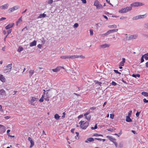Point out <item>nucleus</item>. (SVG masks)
Here are the masks:
<instances>
[{
  "label": "nucleus",
  "instance_id": "obj_35",
  "mask_svg": "<svg viewBox=\"0 0 148 148\" xmlns=\"http://www.w3.org/2000/svg\"><path fill=\"white\" fill-rule=\"evenodd\" d=\"M23 50V48L22 47H18V51L19 52H20L21 51H22Z\"/></svg>",
  "mask_w": 148,
  "mask_h": 148
},
{
  "label": "nucleus",
  "instance_id": "obj_57",
  "mask_svg": "<svg viewBox=\"0 0 148 148\" xmlns=\"http://www.w3.org/2000/svg\"><path fill=\"white\" fill-rule=\"evenodd\" d=\"M113 142L114 143V144L116 147H117V145H118L116 141H113Z\"/></svg>",
  "mask_w": 148,
  "mask_h": 148
},
{
  "label": "nucleus",
  "instance_id": "obj_50",
  "mask_svg": "<svg viewBox=\"0 0 148 148\" xmlns=\"http://www.w3.org/2000/svg\"><path fill=\"white\" fill-rule=\"evenodd\" d=\"M112 32V33L114 32H117L118 31V29H113L112 30H111Z\"/></svg>",
  "mask_w": 148,
  "mask_h": 148
},
{
  "label": "nucleus",
  "instance_id": "obj_24",
  "mask_svg": "<svg viewBox=\"0 0 148 148\" xmlns=\"http://www.w3.org/2000/svg\"><path fill=\"white\" fill-rule=\"evenodd\" d=\"M5 91L3 89H1L0 90V94L1 95H5Z\"/></svg>",
  "mask_w": 148,
  "mask_h": 148
},
{
  "label": "nucleus",
  "instance_id": "obj_15",
  "mask_svg": "<svg viewBox=\"0 0 148 148\" xmlns=\"http://www.w3.org/2000/svg\"><path fill=\"white\" fill-rule=\"evenodd\" d=\"M14 25V23L9 24L5 27V28L6 29H9L10 28L12 27Z\"/></svg>",
  "mask_w": 148,
  "mask_h": 148
},
{
  "label": "nucleus",
  "instance_id": "obj_48",
  "mask_svg": "<svg viewBox=\"0 0 148 148\" xmlns=\"http://www.w3.org/2000/svg\"><path fill=\"white\" fill-rule=\"evenodd\" d=\"M53 2V0H49L48 1V3L49 4H51Z\"/></svg>",
  "mask_w": 148,
  "mask_h": 148
},
{
  "label": "nucleus",
  "instance_id": "obj_61",
  "mask_svg": "<svg viewBox=\"0 0 148 148\" xmlns=\"http://www.w3.org/2000/svg\"><path fill=\"white\" fill-rule=\"evenodd\" d=\"M6 19V18L5 17H2L1 18H0V21H2Z\"/></svg>",
  "mask_w": 148,
  "mask_h": 148
},
{
  "label": "nucleus",
  "instance_id": "obj_33",
  "mask_svg": "<svg viewBox=\"0 0 148 148\" xmlns=\"http://www.w3.org/2000/svg\"><path fill=\"white\" fill-rule=\"evenodd\" d=\"M87 140L90 142H92L94 140V139L92 138H87Z\"/></svg>",
  "mask_w": 148,
  "mask_h": 148
},
{
  "label": "nucleus",
  "instance_id": "obj_60",
  "mask_svg": "<svg viewBox=\"0 0 148 148\" xmlns=\"http://www.w3.org/2000/svg\"><path fill=\"white\" fill-rule=\"evenodd\" d=\"M10 116H5L4 117L5 119H8L10 118Z\"/></svg>",
  "mask_w": 148,
  "mask_h": 148
},
{
  "label": "nucleus",
  "instance_id": "obj_45",
  "mask_svg": "<svg viewBox=\"0 0 148 148\" xmlns=\"http://www.w3.org/2000/svg\"><path fill=\"white\" fill-rule=\"evenodd\" d=\"M99 4V2L98 1H96L94 3V5L95 6H96V7L98 5V4Z\"/></svg>",
  "mask_w": 148,
  "mask_h": 148
},
{
  "label": "nucleus",
  "instance_id": "obj_16",
  "mask_svg": "<svg viewBox=\"0 0 148 148\" xmlns=\"http://www.w3.org/2000/svg\"><path fill=\"white\" fill-rule=\"evenodd\" d=\"M46 16H47L44 13H43V14H40L39 15V16L37 17V18L39 19V18H45V17Z\"/></svg>",
  "mask_w": 148,
  "mask_h": 148
},
{
  "label": "nucleus",
  "instance_id": "obj_38",
  "mask_svg": "<svg viewBox=\"0 0 148 148\" xmlns=\"http://www.w3.org/2000/svg\"><path fill=\"white\" fill-rule=\"evenodd\" d=\"M79 26V24L77 23H75L73 25L74 28H77Z\"/></svg>",
  "mask_w": 148,
  "mask_h": 148
},
{
  "label": "nucleus",
  "instance_id": "obj_3",
  "mask_svg": "<svg viewBox=\"0 0 148 148\" xmlns=\"http://www.w3.org/2000/svg\"><path fill=\"white\" fill-rule=\"evenodd\" d=\"M38 98L36 97H31V99L29 101L30 103L33 106H35V103L38 101Z\"/></svg>",
  "mask_w": 148,
  "mask_h": 148
},
{
  "label": "nucleus",
  "instance_id": "obj_28",
  "mask_svg": "<svg viewBox=\"0 0 148 148\" xmlns=\"http://www.w3.org/2000/svg\"><path fill=\"white\" fill-rule=\"evenodd\" d=\"M142 95L144 96H146V97H148V92H142L141 93Z\"/></svg>",
  "mask_w": 148,
  "mask_h": 148
},
{
  "label": "nucleus",
  "instance_id": "obj_5",
  "mask_svg": "<svg viewBox=\"0 0 148 148\" xmlns=\"http://www.w3.org/2000/svg\"><path fill=\"white\" fill-rule=\"evenodd\" d=\"M144 4L142 3L138 2H136L132 3L130 5L133 7H138L142 6L144 5Z\"/></svg>",
  "mask_w": 148,
  "mask_h": 148
},
{
  "label": "nucleus",
  "instance_id": "obj_17",
  "mask_svg": "<svg viewBox=\"0 0 148 148\" xmlns=\"http://www.w3.org/2000/svg\"><path fill=\"white\" fill-rule=\"evenodd\" d=\"M0 80L3 82L5 81V79L2 74H0Z\"/></svg>",
  "mask_w": 148,
  "mask_h": 148
},
{
  "label": "nucleus",
  "instance_id": "obj_9",
  "mask_svg": "<svg viewBox=\"0 0 148 148\" xmlns=\"http://www.w3.org/2000/svg\"><path fill=\"white\" fill-rule=\"evenodd\" d=\"M110 46V44H109L105 43L100 45L99 46V47L100 48L104 49L106 48L109 47Z\"/></svg>",
  "mask_w": 148,
  "mask_h": 148
},
{
  "label": "nucleus",
  "instance_id": "obj_52",
  "mask_svg": "<svg viewBox=\"0 0 148 148\" xmlns=\"http://www.w3.org/2000/svg\"><path fill=\"white\" fill-rule=\"evenodd\" d=\"M112 84L113 86H116V85L117 84L114 82L112 81Z\"/></svg>",
  "mask_w": 148,
  "mask_h": 148
},
{
  "label": "nucleus",
  "instance_id": "obj_32",
  "mask_svg": "<svg viewBox=\"0 0 148 148\" xmlns=\"http://www.w3.org/2000/svg\"><path fill=\"white\" fill-rule=\"evenodd\" d=\"M140 75L139 74H133L132 75V76L134 77H140Z\"/></svg>",
  "mask_w": 148,
  "mask_h": 148
},
{
  "label": "nucleus",
  "instance_id": "obj_36",
  "mask_svg": "<svg viewBox=\"0 0 148 148\" xmlns=\"http://www.w3.org/2000/svg\"><path fill=\"white\" fill-rule=\"evenodd\" d=\"M91 118V116L90 115H89L88 116H85V118L88 121L90 120Z\"/></svg>",
  "mask_w": 148,
  "mask_h": 148
},
{
  "label": "nucleus",
  "instance_id": "obj_37",
  "mask_svg": "<svg viewBox=\"0 0 148 148\" xmlns=\"http://www.w3.org/2000/svg\"><path fill=\"white\" fill-rule=\"evenodd\" d=\"M144 27L146 29H148V23H145L144 25Z\"/></svg>",
  "mask_w": 148,
  "mask_h": 148
},
{
  "label": "nucleus",
  "instance_id": "obj_21",
  "mask_svg": "<svg viewBox=\"0 0 148 148\" xmlns=\"http://www.w3.org/2000/svg\"><path fill=\"white\" fill-rule=\"evenodd\" d=\"M125 59L124 58L122 59V61L120 63L119 66H123L124 65V63L125 62Z\"/></svg>",
  "mask_w": 148,
  "mask_h": 148
},
{
  "label": "nucleus",
  "instance_id": "obj_39",
  "mask_svg": "<svg viewBox=\"0 0 148 148\" xmlns=\"http://www.w3.org/2000/svg\"><path fill=\"white\" fill-rule=\"evenodd\" d=\"M43 96L44 95H43L41 98L39 100V101L40 102H42L43 101Z\"/></svg>",
  "mask_w": 148,
  "mask_h": 148
},
{
  "label": "nucleus",
  "instance_id": "obj_42",
  "mask_svg": "<svg viewBox=\"0 0 148 148\" xmlns=\"http://www.w3.org/2000/svg\"><path fill=\"white\" fill-rule=\"evenodd\" d=\"M78 58H79L81 59H84L85 58V56H84L81 55H78Z\"/></svg>",
  "mask_w": 148,
  "mask_h": 148
},
{
  "label": "nucleus",
  "instance_id": "obj_53",
  "mask_svg": "<svg viewBox=\"0 0 148 148\" xmlns=\"http://www.w3.org/2000/svg\"><path fill=\"white\" fill-rule=\"evenodd\" d=\"M114 115L113 114H110V118L112 119H114Z\"/></svg>",
  "mask_w": 148,
  "mask_h": 148
},
{
  "label": "nucleus",
  "instance_id": "obj_18",
  "mask_svg": "<svg viewBox=\"0 0 148 148\" xmlns=\"http://www.w3.org/2000/svg\"><path fill=\"white\" fill-rule=\"evenodd\" d=\"M36 42H37L35 40H34L32 42H31L30 43V46L31 47H32L36 46Z\"/></svg>",
  "mask_w": 148,
  "mask_h": 148
},
{
  "label": "nucleus",
  "instance_id": "obj_62",
  "mask_svg": "<svg viewBox=\"0 0 148 148\" xmlns=\"http://www.w3.org/2000/svg\"><path fill=\"white\" fill-rule=\"evenodd\" d=\"M96 108L94 107H92L90 108V109L91 110H94L96 109Z\"/></svg>",
  "mask_w": 148,
  "mask_h": 148
},
{
  "label": "nucleus",
  "instance_id": "obj_4",
  "mask_svg": "<svg viewBox=\"0 0 148 148\" xmlns=\"http://www.w3.org/2000/svg\"><path fill=\"white\" fill-rule=\"evenodd\" d=\"M147 16V14H146L142 15H139L134 17L132 19L133 20H137L139 19L144 18Z\"/></svg>",
  "mask_w": 148,
  "mask_h": 148
},
{
  "label": "nucleus",
  "instance_id": "obj_41",
  "mask_svg": "<svg viewBox=\"0 0 148 148\" xmlns=\"http://www.w3.org/2000/svg\"><path fill=\"white\" fill-rule=\"evenodd\" d=\"M90 112L89 110L87 112L84 114V116H86L87 115H88Z\"/></svg>",
  "mask_w": 148,
  "mask_h": 148
},
{
  "label": "nucleus",
  "instance_id": "obj_25",
  "mask_svg": "<svg viewBox=\"0 0 148 148\" xmlns=\"http://www.w3.org/2000/svg\"><path fill=\"white\" fill-rule=\"evenodd\" d=\"M126 121L127 122H131L132 121V120L130 118V116H127L126 117Z\"/></svg>",
  "mask_w": 148,
  "mask_h": 148
},
{
  "label": "nucleus",
  "instance_id": "obj_14",
  "mask_svg": "<svg viewBox=\"0 0 148 148\" xmlns=\"http://www.w3.org/2000/svg\"><path fill=\"white\" fill-rule=\"evenodd\" d=\"M61 68V66H58L55 69H53L52 70L54 72H57L60 71Z\"/></svg>",
  "mask_w": 148,
  "mask_h": 148
},
{
  "label": "nucleus",
  "instance_id": "obj_44",
  "mask_svg": "<svg viewBox=\"0 0 148 148\" xmlns=\"http://www.w3.org/2000/svg\"><path fill=\"white\" fill-rule=\"evenodd\" d=\"M132 110L130 111L129 112H128V116H130L132 114Z\"/></svg>",
  "mask_w": 148,
  "mask_h": 148
},
{
  "label": "nucleus",
  "instance_id": "obj_8",
  "mask_svg": "<svg viewBox=\"0 0 148 148\" xmlns=\"http://www.w3.org/2000/svg\"><path fill=\"white\" fill-rule=\"evenodd\" d=\"M46 95L47 98H49L51 97L52 95V92L51 90H48L46 91Z\"/></svg>",
  "mask_w": 148,
  "mask_h": 148
},
{
  "label": "nucleus",
  "instance_id": "obj_51",
  "mask_svg": "<svg viewBox=\"0 0 148 148\" xmlns=\"http://www.w3.org/2000/svg\"><path fill=\"white\" fill-rule=\"evenodd\" d=\"M114 72L116 73H118L119 74H121V73H120V72H119L117 70H114Z\"/></svg>",
  "mask_w": 148,
  "mask_h": 148
},
{
  "label": "nucleus",
  "instance_id": "obj_49",
  "mask_svg": "<svg viewBox=\"0 0 148 148\" xmlns=\"http://www.w3.org/2000/svg\"><path fill=\"white\" fill-rule=\"evenodd\" d=\"M90 32V35L92 36L93 35V31L92 29H90L89 30Z\"/></svg>",
  "mask_w": 148,
  "mask_h": 148
},
{
  "label": "nucleus",
  "instance_id": "obj_6",
  "mask_svg": "<svg viewBox=\"0 0 148 148\" xmlns=\"http://www.w3.org/2000/svg\"><path fill=\"white\" fill-rule=\"evenodd\" d=\"M138 37V35L137 34L131 35L129 36H126V40H133L137 38Z\"/></svg>",
  "mask_w": 148,
  "mask_h": 148
},
{
  "label": "nucleus",
  "instance_id": "obj_59",
  "mask_svg": "<svg viewBox=\"0 0 148 148\" xmlns=\"http://www.w3.org/2000/svg\"><path fill=\"white\" fill-rule=\"evenodd\" d=\"M12 32L11 29H10L7 31V32L8 33V35L9 34H10Z\"/></svg>",
  "mask_w": 148,
  "mask_h": 148
},
{
  "label": "nucleus",
  "instance_id": "obj_54",
  "mask_svg": "<svg viewBox=\"0 0 148 148\" xmlns=\"http://www.w3.org/2000/svg\"><path fill=\"white\" fill-rule=\"evenodd\" d=\"M140 112H136V115L137 117H138L139 116L140 114Z\"/></svg>",
  "mask_w": 148,
  "mask_h": 148
},
{
  "label": "nucleus",
  "instance_id": "obj_19",
  "mask_svg": "<svg viewBox=\"0 0 148 148\" xmlns=\"http://www.w3.org/2000/svg\"><path fill=\"white\" fill-rule=\"evenodd\" d=\"M119 13H126V9L125 8H122L121 9L119 10Z\"/></svg>",
  "mask_w": 148,
  "mask_h": 148
},
{
  "label": "nucleus",
  "instance_id": "obj_64",
  "mask_svg": "<svg viewBox=\"0 0 148 148\" xmlns=\"http://www.w3.org/2000/svg\"><path fill=\"white\" fill-rule=\"evenodd\" d=\"M107 32L108 33V35L110 33H112L111 30L108 31Z\"/></svg>",
  "mask_w": 148,
  "mask_h": 148
},
{
  "label": "nucleus",
  "instance_id": "obj_2",
  "mask_svg": "<svg viewBox=\"0 0 148 148\" xmlns=\"http://www.w3.org/2000/svg\"><path fill=\"white\" fill-rule=\"evenodd\" d=\"M12 64H10L8 65L5 68H4V72L6 73L10 72L12 68Z\"/></svg>",
  "mask_w": 148,
  "mask_h": 148
},
{
  "label": "nucleus",
  "instance_id": "obj_56",
  "mask_svg": "<svg viewBox=\"0 0 148 148\" xmlns=\"http://www.w3.org/2000/svg\"><path fill=\"white\" fill-rule=\"evenodd\" d=\"M143 101L144 103H148V100H147L145 98L143 99Z\"/></svg>",
  "mask_w": 148,
  "mask_h": 148
},
{
  "label": "nucleus",
  "instance_id": "obj_26",
  "mask_svg": "<svg viewBox=\"0 0 148 148\" xmlns=\"http://www.w3.org/2000/svg\"><path fill=\"white\" fill-rule=\"evenodd\" d=\"M34 73V71L33 70H30L29 71V76L31 77Z\"/></svg>",
  "mask_w": 148,
  "mask_h": 148
},
{
  "label": "nucleus",
  "instance_id": "obj_47",
  "mask_svg": "<svg viewBox=\"0 0 148 148\" xmlns=\"http://www.w3.org/2000/svg\"><path fill=\"white\" fill-rule=\"evenodd\" d=\"M108 35V32H107L106 33L102 34V36L103 37H104V36H107Z\"/></svg>",
  "mask_w": 148,
  "mask_h": 148
},
{
  "label": "nucleus",
  "instance_id": "obj_27",
  "mask_svg": "<svg viewBox=\"0 0 148 148\" xmlns=\"http://www.w3.org/2000/svg\"><path fill=\"white\" fill-rule=\"evenodd\" d=\"M108 27L111 28H116L117 27V26L115 25H110L108 26Z\"/></svg>",
  "mask_w": 148,
  "mask_h": 148
},
{
  "label": "nucleus",
  "instance_id": "obj_23",
  "mask_svg": "<svg viewBox=\"0 0 148 148\" xmlns=\"http://www.w3.org/2000/svg\"><path fill=\"white\" fill-rule=\"evenodd\" d=\"M125 8L126 9V11L127 12L132 10V7H127Z\"/></svg>",
  "mask_w": 148,
  "mask_h": 148
},
{
  "label": "nucleus",
  "instance_id": "obj_7",
  "mask_svg": "<svg viewBox=\"0 0 148 148\" xmlns=\"http://www.w3.org/2000/svg\"><path fill=\"white\" fill-rule=\"evenodd\" d=\"M19 8V7L18 5H16L12 7L9 8L8 11L9 12H12L14 11L17 10Z\"/></svg>",
  "mask_w": 148,
  "mask_h": 148
},
{
  "label": "nucleus",
  "instance_id": "obj_20",
  "mask_svg": "<svg viewBox=\"0 0 148 148\" xmlns=\"http://www.w3.org/2000/svg\"><path fill=\"white\" fill-rule=\"evenodd\" d=\"M22 16L20 18L18 19V20L16 21V25H18L19 23H21L22 21Z\"/></svg>",
  "mask_w": 148,
  "mask_h": 148
},
{
  "label": "nucleus",
  "instance_id": "obj_22",
  "mask_svg": "<svg viewBox=\"0 0 148 148\" xmlns=\"http://www.w3.org/2000/svg\"><path fill=\"white\" fill-rule=\"evenodd\" d=\"M125 8L126 9V11L127 12L132 10V7H127Z\"/></svg>",
  "mask_w": 148,
  "mask_h": 148
},
{
  "label": "nucleus",
  "instance_id": "obj_13",
  "mask_svg": "<svg viewBox=\"0 0 148 148\" xmlns=\"http://www.w3.org/2000/svg\"><path fill=\"white\" fill-rule=\"evenodd\" d=\"M28 140L30 141V146L29 147L30 148L32 147L34 145V141L32 140V138L30 137H29L28 138Z\"/></svg>",
  "mask_w": 148,
  "mask_h": 148
},
{
  "label": "nucleus",
  "instance_id": "obj_31",
  "mask_svg": "<svg viewBox=\"0 0 148 148\" xmlns=\"http://www.w3.org/2000/svg\"><path fill=\"white\" fill-rule=\"evenodd\" d=\"M78 55H71V59H73L75 58H78Z\"/></svg>",
  "mask_w": 148,
  "mask_h": 148
},
{
  "label": "nucleus",
  "instance_id": "obj_10",
  "mask_svg": "<svg viewBox=\"0 0 148 148\" xmlns=\"http://www.w3.org/2000/svg\"><path fill=\"white\" fill-rule=\"evenodd\" d=\"M9 6V4L7 3L0 6V8L1 10H5L8 8Z\"/></svg>",
  "mask_w": 148,
  "mask_h": 148
},
{
  "label": "nucleus",
  "instance_id": "obj_30",
  "mask_svg": "<svg viewBox=\"0 0 148 148\" xmlns=\"http://www.w3.org/2000/svg\"><path fill=\"white\" fill-rule=\"evenodd\" d=\"M60 117V116L58 114H56L54 115V118L57 120Z\"/></svg>",
  "mask_w": 148,
  "mask_h": 148
},
{
  "label": "nucleus",
  "instance_id": "obj_55",
  "mask_svg": "<svg viewBox=\"0 0 148 148\" xmlns=\"http://www.w3.org/2000/svg\"><path fill=\"white\" fill-rule=\"evenodd\" d=\"M96 83V84H98L99 85V86H101V84H102V83H101V82H97Z\"/></svg>",
  "mask_w": 148,
  "mask_h": 148
},
{
  "label": "nucleus",
  "instance_id": "obj_34",
  "mask_svg": "<svg viewBox=\"0 0 148 148\" xmlns=\"http://www.w3.org/2000/svg\"><path fill=\"white\" fill-rule=\"evenodd\" d=\"M102 5L99 3L98 4V5L96 7L98 9H100L102 8Z\"/></svg>",
  "mask_w": 148,
  "mask_h": 148
},
{
  "label": "nucleus",
  "instance_id": "obj_11",
  "mask_svg": "<svg viewBox=\"0 0 148 148\" xmlns=\"http://www.w3.org/2000/svg\"><path fill=\"white\" fill-rule=\"evenodd\" d=\"M60 58L62 59H71V55H64L60 56Z\"/></svg>",
  "mask_w": 148,
  "mask_h": 148
},
{
  "label": "nucleus",
  "instance_id": "obj_1",
  "mask_svg": "<svg viewBox=\"0 0 148 148\" xmlns=\"http://www.w3.org/2000/svg\"><path fill=\"white\" fill-rule=\"evenodd\" d=\"M84 121H80L79 124L80 125V127L83 129H86L89 125V122L86 121L84 123Z\"/></svg>",
  "mask_w": 148,
  "mask_h": 148
},
{
  "label": "nucleus",
  "instance_id": "obj_63",
  "mask_svg": "<svg viewBox=\"0 0 148 148\" xmlns=\"http://www.w3.org/2000/svg\"><path fill=\"white\" fill-rule=\"evenodd\" d=\"M83 114L80 115L78 116V119L82 118L83 117Z\"/></svg>",
  "mask_w": 148,
  "mask_h": 148
},
{
  "label": "nucleus",
  "instance_id": "obj_43",
  "mask_svg": "<svg viewBox=\"0 0 148 148\" xmlns=\"http://www.w3.org/2000/svg\"><path fill=\"white\" fill-rule=\"evenodd\" d=\"M97 124H96L95 125L94 127H91V129L92 130H94V129H97Z\"/></svg>",
  "mask_w": 148,
  "mask_h": 148
},
{
  "label": "nucleus",
  "instance_id": "obj_12",
  "mask_svg": "<svg viewBox=\"0 0 148 148\" xmlns=\"http://www.w3.org/2000/svg\"><path fill=\"white\" fill-rule=\"evenodd\" d=\"M5 127L2 125H0V132L1 133H3L5 131Z\"/></svg>",
  "mask_w": 148,
  "mask_h": 148
},
{
  "label": "nucleus",
  "instance_id": "obj_46",
  "mask_svg": "<svg viewBox=\"0 0 148 148\" xmlns=\"http://www.w3.org/2000/svg\"><path fill=\"white\" fill-rule=\"evenodd\" d=\"M3 112V110L2 108V106L1 105H0V113H2Z\"/></svg>",
  "mask_w": 148,
  "mask_h": 148
},
{
  "label": "nucleus",
  "instance_id": "obj_40",
  "mask_svg": "<svg viewBox=\"0 0 148 148\" xmlns=\"http://www.w3.org/2000/svg\"><path fill=\"white\" fill-rule=\"evenodd\" d=\"M90 112L89 110L87 112L84 114V116H86L87 115H88Z\"/></svg>",
  "mask_w": 148,
  "mask_h": 148
},
{
  "label": "nucleus",
  "instance_id": "obj_58",
  "mask_svg": "<svg viewBox=\"0 0 148 148\" xmlns=\"http://www.w3.org/2000/svg\"><path fill=\"white\" fill-rule=\"evenodd\" d=\"M144 57L143 56L141 58V62L142 63L144 61Z\"/></svg>",
  "mask_w": 148,
  "mask_h": 148
},
{
  "label": "nucleus",
  "instance_id": "obj_29",
  "mask_svg": "<svg viewBox=\"0 0 148 148\" xmlns=\"http://www.w3.org/2000/svg\"><path fill=\"white\" fill-rule=\"evenodd\" d=\"M143 56L146 60H148V53L145 54Z\"/></svg>",
  "mask_w": 148,
  "mask_h": 148
}]
</instances>
